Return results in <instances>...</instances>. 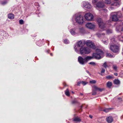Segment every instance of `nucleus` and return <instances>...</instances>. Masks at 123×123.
I'll return each mask as SVG.
<instances>
[{
  "instance_id": "f257e3e1",
  "label": "nucleus",
  "mask_w": 123,
  "mask_h": 123,
  "mask_svg": "<svg viewBox=\"0 0 123 123\" xmlns=\"http://www.w3.org/2000/svg\"><path fill=\"white\" fill-rule=\"evenodd\" d=\"M104 53L100 49H97L96 50V53H93V56H85L83 57L79 56L78 57V60L79 62L81 64L83 65L86 63L88 61L93 58L99 59L103 56Z\"/></svg>"
},
{
  "instance_id": "f03ea898",
  "label": "nucleus",
  "mask_w": 123,
  "mask_h": 123,
  "mask_svg": "<svg viewBox=\"0 0 123 123\" xmlns=\"http://www.w3.org/2000/svg\"><path fill=\"white\" fill-rule=\"evenodd\" d=\"M80 54L81 55L88 54L90 52V50L88 48L85 47H81L80 49Z\"/></svg>"
},
{
  "instance_id": "7ed1b4c3",
  "label": "nucleus",
  "mask_w": 123,
  "mask_h": 123,
  "mask_svg": "<svg viewBox=\"0 0 123 123\" xmlns=\"http://www.w3.org/2000/svg\"><path fill=\"white\" fill-rule=\"evenodd\" d=\"M97 7L101 8L102 14L104 15H105V13L107 12V10L105 9H104L102 8L105 6L104 3L102 2H98L96 4Z\"/></svg>"
},
{
  "instance_id": "20e7f679",
  "label": "nucleus",
  "mask_w": 123,
  "mask_h": 123,
  "mask_svg": "<svg viewBox=\"0 0 123 123\" xmlns=\"http://www.w3.org/2000/svg\"><path fill=\"white\" fill-rule=\"evenodd\" d=\"M120 45L115 44L111 45L110 49L114 53H118L120 50Z\"/></svg>"
},
{
  "instance_id": "39448f33",
  "label": "nucleus",
  "mask_w": 123,
  "mask_h": 123,
  "mask_svg": "<svg viewBox=\"0 0 123 123\" xmlns=\"http://www.w3.org/2000/svg\"><path fill=\"white\" fill-rule=\"evenodd\" d=\"M84 20L83 17L81 15H78L75 18L76 22L80 24H82L84 22Z\"/></svg>"
},
{
  "instance_id": "423d86ee",
  "label": "nucleus",
  "mask_w": 123,
  "mask_h": 123,
  "mask_svg": "<svg viewBox=\"0 0 123 123\" xmlns=\"http://www.w3.org/2000/svg\"><path fill=\"white\" fill-rule=\"evenodd\" d=\"M86 45L92 49H95L96 48V47L94 43L91 41L87 40L86 42Z\"/></svg>"
},
{
  "instance_id": "0eeeda50",
  "label": "nucleus",
  "mask_w": 123,
  "mask_h": 123,
  "mask_svg": "<svg viewBox=\"0 0 123 123\" xmlns=\"http://www.w3.org/2000/svg\"><path fill=\"white\" fill-rule=\"evenodd\" d=\"M97 21L98 23L99 27L103 30V29L105 28V24L103 22L102 19L100 18L97 19Z\"/></svg>"
},
{
  "instance_id": "6e6552de",
  "label": "nucleus",
  "mask_w": 123,
  "mask_h": 123,
  "mask_svg": "<svg viewBox=\"0 0 123 123\" xmlns=\"http://www.w3.org/2000/svg\"><path fill=\"white\" fill-rule=\"evenodd\" d=\"M85 19L87 20H92L93 18V16L90 13H86L85 15Z\"/></svg>"
},
{
  "instance_id": "1a4fd4ad",
  "label": "nucleus",
  "mask_w": 123,
  "mask_h": 123,
  "mask_svg": "<svg viewBox=\"0 0 123 123\" xmlns=\"http://www.w3.org/2000/svg\"><path fill=\"white\" fill-rule=\"evenodd\" d=\"M86 44L85 40H82L78 41L77 43V46L78 47H83L84 45Z\"/></svg>"
},
{
  "instance_id": "9d476101",
  "label": "nucleus",
  "mask_w": 123,
  "mask_h": 123,
  "mask_svg": "<svg viewBox=\"0 0 123 123\" xmlns=\"http://www.w3.org/2000/svg\"><path fill=\"white\" fill-rule=\"evenodd\" d=\"M86 27L90 29H93L95 28V26L94 24L91 23H88L86 25Z\"/></svg>"
},
{
  "instance_id": "9b49d317",
  "label": "nucleus",
  "mask_w": 123,
  "mask_h": 123,
  "mask_svg": "<svg viewBox=\"0 0 123 123\" xmlns=\"http://www.w3.org/2000/svg\"><path fill=\"white\" fill-rule=\"evenodd\" d=\"M111 15L112 16V20L113 21H116L118 20V18L117 17V16L114 12L111 13Z\"/></svg>"
},
{
  "instance_id": "f8f14e48",
  "label": "nucleus",
  "mask_w": 123,
  "mask_h": 123,
  "mask_svg": "<svg viewBox=\"0 0 123 123\" xmlns=\"http://www.w3.org/2000/svg\"><path fill=\"white\" fill-rule=\"evenodd\" d=\"M83 7L87 9H89L91 7L90 4L88 3L84 2L83 3Z\"/></svg>"
},
{
  "instance_id": "ddd939ff",
  "label": "nucleus",
  "mask_w": 123,
  "mask_h": 123,
  "mask_svg": "<svg viewBox=\"0 0 123 123\" xmlns=\"http://www.w3.org/2000/svg\"><path fill=\"white\" fill-rule=\"evenodd\" d=\"M93 87L96 91H99L100 92H102L104 90V88H100L95 86H93Z\"/></svg>"
},
{
  "instance_id": "4468645a",
  "label": "nucleus",
  "mask_w": 123,
  "mask_h": 123,
  "mask_svg": "<svg viewBox=\"0 0 123 123\" xmlns=\"http://www.w3.org/2000/svg\"><path fill=\"white\" fill-rule=\"evenodd\" d=\"M107 122L108 123H111L113 121V119L112 117H109L106 118Z\"/></svg>"
},
{
  "instance_id": "2eb2a0df",
  "label": "nucleus",
  "mask_w": 123,
  "mask_h": 123,
  "mask_svg": "<svg viewBox=\"0 0 123 123\" xmlns=\"http://www.w3.org/2000/svg\"><path fill=\"white\" fill-rule=\"evenodd\" d=\"M110 63L108 62H105L104 63L103 65V66L106 68L107 67H110V65L109 64Z\"/></svg>"
},
{
  "instance_id": "dca6fc26",
  "label": "nucleus",
  "mask_w": 123,
  "mask_h": 123,
  "mask_svg": "<svg viewBox=\"0 0 123 123\" xmlns=\"http://www.w3.org/2000/svg\"><path fill=\"white\" fill-rule=\"evenodd\" d=\"M73 121L76 122H80L81 121V119L80 118L77 117L74 118Z\"/></svg>"
},
{
  "instance_id": "f3484780",
  "label": "nucleus",
  "mask_w": 123,
  "mask_h": 123,
  "mask_svg": "<svg viewBox=\"0 0 123 123\" xmlns=\"http://www.w3.org/2000/svg\"><path fill=\"white\" fill-rule=\"evenodd\" d=\"M114 13L116 15L118 18L121 17L122 16L121 13L120 12H118L117 13L114 12Z\"/></svg>"
},
{
  "instance_id": "a211bd4d",
  "label": "nucleus",
  "mask_w": 123,
  "mask_h": 123,
  "mask_svg": "<svg viewBox=\"0 0 123 123\" xmlns=\"http://www.w3.org/2000/svg\"><path fill=\"white\" fill-rule=\"evenodd\" d=\"M8 17L9 18L13 19L14 18V16L13 14H9L8 15Z\"/></svg>"
},
{
  "instance_id": "6ab92c4d",
  "label": "nucleus",
  "mask_w": 123,
  "mask_h": 123,
  "mask_svg": "<svg viewBox=\"0 0 123 123\" xmlns=\"http://www.w3.org/2000/svg\"><path fill=\"white\" fill-rule=\"evenodd\" d=\"M65 93L67 96H70V93L69 90L67 89L65 91Z\"/></svg>"
},
{
  "instance_id": "aec40b11",
  "label": "nucleus",
  "mask_w": 123,
  "mask_h": 123,
  "mask_svg": "<svg viewBox=\"0 0 123 123\" xmlns=\"http://www.w3.org/2000/svg\"><path fill=\"white\" fill-rule=\"evenodd\" d=\"M114 82L115 84H119L120 83V81L117 80H114Z\"/></svg>"
},
{
  "instance_id": "412c9836",
  "label": "nucleus",
  "mask_w": 123,
  "mask_h": 123,
  "mask_svg": "<svg viewBox=\"0 0 123 123\" xmlns=\"http://www.w3.org/2000/svg\"><path fill=\"white\" fill-rule=\"evenodd\" d=\"M112 83L111 82H108L107 83V85L108 87H110L112 86Z\"/></svg>"
},
{
  "instance_id": "4be33fe9",
  "label": "nucleus",
  "mask_w": 123,
  "mask_h": 123,
  "mask_svg": "<svg viewBox=\"0 0 123 123\" xmlns=\"http://www.w3.org/2000/svg\"><path fill=\"white\" fill-rule=\"evenodd\" d=\"M106 56L107 57L110 58H111L113 57V56L111 54L108 53L106 54Z\"/></svg>"
},
{
  "instance_id": "5701e85b",
  "label": "nucleus",
  "mask_w": 123,
  "mask_h": 123,
  "mask_svg": "<svg viewBox=\"0 0 123 123\" xmlns=\"http://www.w3.org/2000/svg\"><path fill=\"white\" fill-rule=\"evenodd\" d=\"M105 2L107 4H110L111 2V0H105Z\"/></svg>"
},
{
  "instance_id": "b1692460",
  "label": "nucleus",
  "mask_w": 123,
  "mask_h": 123,
  "mask_svg": "<svg viewBox=\"0 0 123 123\" xmlns=\"http://www.w3.org/2000/svg\"><path fill=\"white\" fill-rule=\"evenodd\" d=\"M19 23L20 25H22L24 23V21L22 19H20L19 20Z\"/></svg>"
},
{
  "instance_id": "393cba45",
  "label": "nucleus",
  "mask_w": 123,
  "mask_h": 123,
  "mask_svg": "<svg viewBox=\"0 0 123 123\" xmlns=\"http://www.w3.org/2000/svg\"><path fill=\"white\" fill-rule=\"evenodd\" d=\"M90 83L91 84H95L96 83V81L95 80H92L90 81Z\"/></svg>"
},
{
  "instance_id": "a878e982",
  "label": "nucleus",
  "mask_w": 123,
  "mask_h": 123,
  "mask_svg": "<svg viewBox=\"0 0 123 123\" xmlns=\"http://www.w3.org/2000/svg\"><path fill=\"white\" fill-rule=\"evenodd\" d=\"M113 68L115 70H117V68L116 65H113Z\"/></svg>"
},
{
  "instance_id": "bb28decb",
  "label": "nucleus",
  "mask_w": 123,
  "mask_h": 123,
  "mask_svg": "<svg viewBox=\"0 0 123 123\" xmlns=\"http://www.w3.org/2000/svg\"><path fill=\"white\" fill-rule=\"evenodd\" d=\"M89 64L90 65L94 66L95 65H96L95 63L93 62H90L89 63Z\"/></svg>"
},
{
  "instance_id": "cd10ccee",
  "label": "nucleus",
  "mask_w": 123,
  "mask_h": 123,
  "mask_svg": "<svg viewBox=\"0 0 123 123\" xmlns=\"http://www.w3.org/2000/svg\"><path fill=\"white\" fill-rule=\"evenodd\" d=\"M110 109V108H107L105 110H104V111L105 112H107L109 111V109Z\"/></svg>"
},
{
  "instance_id": "c85d7f7f",
  "label": "nucleus",
  "mask_w": 123,
  "mask_h": 123,
  "mask_svg": "<svg viewBox=\"0 0 123 123\" xmlns=\"http://www.w3.org/2000/svg\"><path fill=\"white\" fill-rule=\"evenodd\" d=\"M70 32L72 34L75 35V33L72 30H71Z\"/></svg>"
},
{
  "instance_id": "c756f323",
  "label": "nucleus",
  "mask_w": 123,
  "mask_h": 123,
  "mask_svg": "<svg viewBox=\"0 0 123 123\" xmlns=\"http://www.w3.org/2000/svg\"><path fill=\"white\" fill-rule=\"evenodd\" d=\"M107 33L108 34H110V33H111L112 32V31L111 30H108L107 31Z\"/></svg>"
},
{
  "instance_id": "7c9ffc66",
  "label": "nucleus",
  "mask_w": 123,
  "mask_h": 123,
  "mask_svg": "<svg viewBox=\"0 0 123 123\" xmlns=\"http://www.w3.org/2000/svg\"><path fill=\"white\" fill-rule=\"evenodd\" d=\"M7 1H4L1 3V4L3 5H4L7 3Z\"/></svg>"
},
{
  "instance_id": "2f4dec72",
  "label": "nucleus",
  "mask_w": 123,
  "mask_h": 123,
  "mask_svg": "<svg viewBox=\"0 0 123 123\" xmlns=\"http://www.w3.org/2000/svg\"><path fill=\"white\" fill-rule=\"evenodd\" d=\"M103 42L105 44L107 45L108 43V41H103Z\"/></svg>"
},
{
  "instance_id": "473e14b6",
  "label": "nucleus",
  "mask_w": 123,
  "mask_h": 123,
  "mask_svg": "<svg viewBox=\"0 0 123 123\" xmlns=\"http://www.w3.org/2000/svg\"><path fill=\"white\" fill-rule=\"evenodd\" d=\"M81 83V84L84 86L87 83H86L84 81H82Z\"/></svg>"
},
{
  "instance_id": "72a5a7b5",
  "label": "nucleus",
  "mask_w": 123,
  "mask_h": 123,
  "mask_svg": "<svg viewBox=\"0 0 123 123\" xmlns=\"http://www.w3.org/2000/svg\"><path fill=\"white\" fill-rule=\"evenodd\" d=\"M64 43H65L67 44L68 43V41L67 39H65L64 41Z\"/></svg>"
},
{
  "instance_id": "f704fd0d",
  "label": "nucleus",
  "mask_w": 123,
  "mask_h": 123,
  "mask_svg": "<svg viewBox=\"0 0 123 123\" xmlns=\"http://www.w3.org/2000/svg\"><path fill=\"white\" fill-rule=\"evenodd\" d=\"M98 0H92V2L94 4L96 3Z\"/></svg>"
},
{
  "instance_id": "c9c22d12",
  "label": "nucleus",
  "mask_w": 123,
  "mask_h": 123,
  "mask_svg": "<svg viewBox=\"0 0 123 123\" xmlns=\"http://www.w3.org/2000/svg\"><path fill=\"white\" fill-rule=\"evenodd\" d=\"M106 78L108 79H110L111 78V77L110 76V75H109V76H106Z\"/></svg>"
},
{
  "instance_id": "e433bc0d",
  "label": "nucleus",
  "mask_w": 123,
  "mask_h": 123,
  "mask_svg": "<svg viewBox=\"0 0 123 123\" xmlns=\"http://www.w3.org/2000/svg\"><path fill=\"white\" fill-rule=\"evenodd\" d=\"M105 71V69L103 68H102V70L101 71V73H104Z\"/></svg>"
},
{
  "instance_id": "4c0bfd02",
  "label": "nucleus",
  "mask_w": 123,
  "mask_h": 123,
  "mask_svg": "<svg viewBox=\"0 0 123 123\" xmlns=\"http://www.w3.org/2000/svg\"><path fill=\"white\" fill-rule=\"evenodd\" d=\"M77 102V101L76 100H74L73 101L72 103L73 104H75Z\"/></svg>"
},
{
  "instance_id": "58836bf2",
  "label": "nucleus",
  "mask_w": 123,
  "mask_h": 123,
  "mask_svg": "<svg viewBox=\"0 0 123 123\" xmlns=\"http://www.w3.org/2000/svg\"><path fill=\"white\" fill-rule=\"evenodd\" d=\"M96 94V93L95 92H93L92 94L93 95H95Z\"/></svg>"
},
{
  "instance_id": "ea45409f",
  "label": "nucleus",
  "mask_w": 123,
  "mask_h": 123,
  "mask_svg": "<svg viewBox=\"0 0 123 123\" xmlns=\"http://www.w3.org/2000/svg\"><path fill=\"white\" fill-rule=\"evenodd\" d=\"M74 49H75V50L77 52L78 51V49H77L76 48V46H75L74 47Z\"/></svg>"
},
{
  "instance_id": "a19ab883",
  "label": "nucleus",
  "mask_w": 123,
  "mask_h": 123,
  "mask_svg": "<svg viewBox=\"0 0 123 123\" xmlns=\"http://www.w3.org/2000/svg\"><path fill=\"white\" fill-rule=\"evenodd\" d=\"M81 83V82H78L77 84V85L78 86H80V84Z\"/></svg>"
},
{
  "instance_id": "79ce46f5",
  "label": "nucleus",
  "mask_w": 123,
  "mask_h": 123,
  "mask_svg": "<svg viewBox=\"0 0 123 123\" xmlns=\"http://www.w3.org/2000/svg\"><path fill=\"white\" fill-rule=\"evenodd\" d=\"M89 117H90V118H92V116L91 115H89Z\"/></svg>"
},
{
  "instance_id": "37998d69",
  "label": "nucleus",
  "mask_w": 123,
  "mask_h": 123,
  "mask_svg": "<svg viewBox=\"0 0 123 123\" xmlns=\"http://www.w3.org/2000/svg\"><path fill=\"white\" fill-rule=\"evenodd\" d=\"M114 74L116 76H117L118 75V74L117 73H114Z\"/></svg>"
},
{
  "instance_id": "c03bdc74",
  "label": "nucleus",
  "mask_w": 123,
  "mask_h": 123,
  "mask_svg": "<svg viewBox=\"0 0 123 123\" xmlns=\"http://www.w3.org/2000/svg\"><path fill=\"white\" fill-rule=\"evenodd\" d=\"M102 35H105V34L104 33H103L102 34Z\"/></svg>"
},
{
  "instance_id": "a18cd8bd",
  "label": "nucleus",
  "mask_w": 123,
  "mask_h": 123,
  "mask_svg": "<svg viewBox=\"0 0 123 123\" xmlns=\"http://www.w3.org/2000/svg\"><path fill=\"white\" fill-rule=\"evenodd\" d=\"M86 71V72H87V73H89V72L88 71Z\"/></svg>"
},
{
  "instance_id": "49530a36",
  "label": "nucleus",
  "mask_w": 123,
  "mask_h": 123,
  "mask_svg": "<svg viewBox=\"0 0 123 123\" xmlns=\"http://www.w3.org/2000/svg\"><path fill=\"white\" fill-rule=\"evenodd\" d=\"M80 95H82L83 94L81 93H80Z\"/></svg>"
},
{
  "instance_id": "de8ad7c7",
  "label": "nucleus",
  "mask_w": 123,
  "mask_h": 123,
  "mask_svg": "<svg viewBox=\"0 0 123 123\" xmlns=\"http://www.w3.org/2000/svg\"><path fill=\"white\" fill-rule=\"evenodd\" d=\"M50 55L51 56H52L53 55L52 54V53H50Z\"/></svg>"
},
{
  "instance_id": "09e8293b",
  "label": "nucleus",
  "mask_w": 123,
  "mask_h": 123,
  "mask_svg": "<svg viewBox=\"0 0 123 123\" xmlns=\"http://www.w3.org/2000/svg\"><path fill=\"white\" fill-rule=\"evenodd\" d=\"M72 93H74V92L73 91H72Z\"/></svg>"
}]
</instances>
